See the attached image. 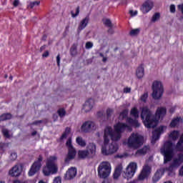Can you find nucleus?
Returning a JSON list of instances; mask_svg holds the SVG:
<instances>
[{
    "label": "nucleus",
    "mask_w": 183,
    "mask_h": 183,
    "mask_svg": "<svg viewBox=\"0 0 183 183\" xmlns=\"http://www.w3.org/2000/svg\"><path fill=\"white\" fill-rule=\"evenodd\" d=\"M165 115H167V108L166 107H158L156 112L152 114V111L145 106L142 108L141 112V119L143 121V124L146 128H155L160 119H162Z\"/></svg>",
    "instance_id": "f257e3e1"
},
{
    "label": "nucleus",
    "mask_w": 183,
    "mask_h": 183,
    "mask_svg": "<svg viewBox=\"0 0 183 183\" xmlns=\"http://www.w3.org/2000/svg\"><path fill=\"white\" fill-rule=\"evenodd\" d=\"M58 157L56 156H50L46 162V167L43 168V173L45 177H49L51 174H56L58 172V167H56V160Z\"/></svg>",
    "instance_id": "f03ea898"
},
{
    "label": "nucleus",
    "mask_w": 183,
    "mask_h": 183,
    "mask_svg": "<svg viewBox=\"0 0 183 183\" xmlns=\"http://www.w3.org/2000/svg\"><path fill=\"white\" fill-rule=\"evenodd\" d=\"M161 152L164 155V164H168L172 161L174 157V143L171 141L165 142Z\"/></svg>",
    "instance_id": "7ed1b4c3"
},
{
    "label": "nucleus",
    "mask_w": 183,
    "mask_h": 183,
    "mask_svg": "<svg viewBox=\"0 0 183 183\" xmlns=\"http://www.w3.org/2000/svg\"><path fill=\"white\" fill-rule=\"evenodd\" d=\"M97 174L101 179H107L111 175V163L102 162L97 168Z\"/></svg>",
    "instance_id": "20e7f679"
},
{
    "label": "nucleus",
    "mask_w": 183,
    "mask_h": 183,
    "mask_svg": "<svg viewBox=\"0 0 183 183\" xmlns=\"http://www.w3.org/2000/svg\"><path fill=\"white\" fill-rule=\"evenodd\" d=\"M127 145L129 148L138 149L144 145V137L137 134H132L128 139Z\"/></svg>",
    "instance_id": "39448f33"
},
{
    "label": "nucleus",
    "mask_w": 183,
    "mask_h": 183,
    "mask_svg": "<svg viewBox=\"0 0 183 183\" xmlns=\"http://www.w3.org/2000/svg\"><path fill=\"white\" fill-rule=\"evenodd\" d=\"M152 89L153 91L152 97L153 99H161L164 95V86L159 81H154L152 84Z\"/></svg>",
    "instance_id": "423d86ee"
},
{
    "label": "nucleus",
    "mask_w": 183,
    "mask_h": 183,
    "mask_svg": "<svg viewBox=\"0 0 183 183\" xmlns=\"http://www.w3.org/2000/svg\"><path fill=\"white\" fill-rule=\"evenodd\" d=\"M137 168L138 165L137 164V163L130 162L126 168V171L123 174V177L127 180L131 179L134 177V175H135Z\"/></svg>",
    "instance_id": "0eeeda50"
},
{
    "label": "nucleus",
    "mask_w": 183,
    "mask_h": 183,
    "mask_svg": "<svg viewBox=\"0 0 183 183\" xmlns=\"http://www.w3.org/2000/svg\"><path fill=\"white\" fill-rule=\"evenodd\" d=\"M44 159V157H42V155H39L37 160L34 162V164L31 165V167L29 172V177H33V175L36 174L39 169H41V167H42V161Z\"/></svg>",
    "instance_id": "6e6552de"
},
{
    "label": "nucleus",
    "mask_w": 183,
    "mask_h": 183,
    "mask_svg": "<svg viewBox=\"0 0 183 183\" xmlns=\"http://www.w3.org/2000/svg\"><path fill=\"white\" fill-rule=\"evenodd\" d=\"M118 149L119 147L117 143H112L106 147H102V154L106 157L108 155H112V154H115V152L118 151Z\"/></svg>",
    "instance_id": "1a4fd4ad"
},
{
    "label": "nucleus",
    "mask_w": 183,
    "mask_h": 183,
    "mask_svg": "<svg viewBox=\"0 0 183 183\" xmlns=\"http://www.w3.org/2000/svg\"><path fill=\"white\" fill-rule=\"evenodd\" d=\"M94 129H97V126L95 125V122L92 121H86L84 122L81 127V132H84L85 134H88V132L94 131Z\"/></svg>",
    "instance_id": "9d476101"
},
{
    "label": "nucleus",
    "mask_w": 183,
    "mask_h": 183,
    "mask_svg": "<svg viewBox=\"0 0 183 183\" xmlns=\"http://www.w3.org/2000/svg\"><path fill=\"white\" fill-rule=\"evenodd\" d=\"M149 174H151V167L149 165H145L139 174L138 179H139V181H144L145 178L149 177Z\"/></svg>",
    "instance_id": "9b49d317"
},
{
    "label": "nucleus",
    "mask_w": 183,
    "mask_h": 183,
    "mask_svg": "<svg viewBox=\"0 0 183 183\" xmlns=\"http://www.w3.org/2000/svg\"><path fill=\"white\" fill-rule=\"evenodd\" d=\"M77 170L76 167H71L68 169L64 174V179L66 181H71V179H74L75 177H76Z\"/></svg>",
    "instance_id": "f8f14e48"
},
{
    "label": "nucleus",
    "mask_w": 183,
    "mask_h": 183,
    "mask_svg": "<svg viewBox=\"0 0 183 183\" xmlns=\"http://www.w3.org/2000/svg\"><path fill=\"white\" fill-rule=\"evenodd\" d=\"M106 132L108 133V135H109L112 141H119V139H121V135L119 133L114 132L112 127H106Z\"/></svg>",
    "instance_id": "ddd939ff"
},
{
    "label": "nucleus",
    "mask_w": 183,
    "mask_h": 183,
    "mask_svg": "<svg viewBox=\"0 0 183 183\" xmlns=\"http://www.w3.org/2000/svg\"><path fill=\"white\" fill-rule=\"evenodd\" d=\"M127 128H129V126L122 122H118L114 126V132H116L117 134H119L120 135L122 134V132H125Z\"/></svg>",
    "instance_id": "4468645a"
},
{
    "label": "nucleus",
    "mask_w": 183,
    "mask_h": 183,
    "mask_svg": "<svg viewBox=\"0 0 183 183\" xmlns=\"http://www.w3.org/2000/svg\"><path fill=\"white\" fill-rule=\"evenodd\" d=\"M154 6V3L152 1L147 0L141 6L140 11L142 14H148Z\"/></svg>",
    "instance_id": "2eb2a0df"
},
{
    "label": "nucleus",
    "mask_w": 183,
    "mask_h": 183,
    "mask_svg": "<svg viewBox=\"0 0 183 183\" xmlns=\"http://www.w3.org/2000/svg\"><path fill=\"white\" fill-rule=\"evenodd\" d=\"M88 24H89V16H86L81 21H80L78 28L77 32L80 34L84 29H85L88 26Z\"/></svg>",
    "instance_id": "dca6fc26"
},
{
    "label": "nucleus",
    "mask_w": 183,
    "mask_h": 183,
    "mask_svg": "<svg viewBox=\"0 0 183 183\" xmlns=\"http://www.w3.org/2000/svg\"><path fill=\"white\" fill-rule=\"evenodd\" d=\"M165 128V126H160L159 127L154 129V132H152V140L153 141H158L161 137V134H164V129Z\"/></svg>",
    "instance_id": "f3484780"
},
{
    "label": "nucleus",
    "mask_w": 183,
    "mask_h": 183,
    "mask_svg": "<svg viewBox=\"0 0 183 183\" xmlns=\"http://www.w3.org/2000/svg\"><path fill=\"white\" fill-rule=\"evenodd\" d=\"M164 174H165V169L161 168L157 169L152 177V182L157 183L158 181L162 178V175H164Z\"/></svg>",
    "instance_id": "a211bd4d"
},
{
    "label": "nucleus",
    "mask_w": 183,
    "mask_h": 183,
    "mask_svg": "<svg viewBox=\"0 0 183 183\" xmlns=\"http://www.w3.org/2000/svg\"><path fill=\"white\" fill-rule=\"evenodd\" d=\"M75 157H76V150L75 149V148L68 149V154L64 159V162L66 164H68L69 161L75 159Z\"/></svg>",
    "instance_id": "6ab92c4d"
},
{
    "label": "nucleus",
    "mask_w": 183,
    "mask_h": 183,
    "mask_svg": "<svg viewBox=\"0 0 183 183\" xmlns=\"http://www.w3.org/2000/svg\"><path fill=\"white\" fill-rule=\"evenodd\" d=\"M94 104H95L94 99H89L87 101H86L83 105V109L84 110V112H89V111L94 108Z\"/></svg>",
    "instance_id": "aec40b11"
},
{
    "label": "nucleus",
    "mask_w": 183,
    "mask_h": 183,
    "mask_svg": "<svg viewBox=\"0 0 183 183\" xmlns=\"http://www.w3.org/2000/svg\"><path fill=\"white\" fill-rule=\"evenodd\" d=\"M86 151L91 158L95 157V154H97V145L94 143H89Z\"/></svg>",
    "instance_id": "412c9836"
},
{
    "label": "nucleus",
    "mask_w": 183,
    "mask_h": 183,
    "mask_svg": "<svg viewBox=\"0 0 183 183\" xmlns=\"http://www.w3.org/2000/svg\"><path fill=\"white\" fill-rule=\"evenodd\" d=\"M21 172L22 170L21 169V167H19V165H15L9 170V174L11 177H19Z\"/></svg>",
    "instance_id": "4be33fe9"
},
{
    "label": "nucleus",
    "mask_w": 183,
    "mask_h": 183,
    "mask_svg": "<svg viewBox=\"0 0 183 183\" xmlns=\"http://www.w3.org/2000/svg\"><path fill=\"white\" fill-rule=\"evenodd\" d=\"M136 75L139 79L144 78V64H140L136 71Z\"/></svg>",
    "instance_id": "5701e85b"
},
{
    "label": "nucleus",
    "mask_w": 183,
    "mask_h": 183,
    "mask_svg": "<svg viewBox=\"0 0 183 183\" xmlns=\"http://www.w3.org/2000/svg\"><path fill=\"white\" fill-rule=\"evenodd\" d=\"M127 122L131 125V127H133V128H139V127H141V124L139 122H138V120L134 119L131 117L127 118Z\"/></svg>",
    "instance_id": "b1692460"
},
{
    "label": "nucleus",
    "mask_w": 183,
    "mask_h": 183,
    "mask_svg": "<svg viewBox=\"0 0 183 183\" xmlns=\"http://www.w3.org/2000/svg\"><path fill=\"white\" fill-rule=\"evenodd\" d=\"M79 158L81 159H85V158H91L88 152L86 150H79L78 152Z\"/></svg>",
    "instance_id": "393cba45"
},
{
    "label": "nucleus",
    "mask_w": 183,
    "mask_h": 183,
    "mask_svg": "<svg viewBox=\"0 0 183 183\" xmlns=\"http://www.w3.org/2000/svg\"><path fill=\"white\" fill-rule=\"evenodd\" d=\"M122 171V167H116L114 170V173L113 174V178L114 179H118L119 177H121V172Z\"/></svg>",
    "instance_id": "a878e982"
},
{
    "label": "nucleus",
    "mask_w": 183,
    "mask_h": 183,
    "mask_svg": "<svg viewBox=\"0 0 183 183\" xmlns=\"http://www.w3.org/2000/svg\"><path fill=\"white\" fill-rule=\"evenodd\" d=\"M149 151V147L144 146L143 148L138 149L136 152L137 155H145Z\"/></svg>",
    "instance_id": "bb28decb"
},
{
    "label": "nucleus",
    "mask_w": 183,
    "mask_h": 183,
    "mask_svg": "<svg viewBox=\"0 0 183 183\" xmlns=\"http://www.w3.org/2000/svg\"><path fill=\"white\" fill-rule=\"evenodd\" d=\"M169 137L171 138V139H172V141H177V139L179 138V132L174 130L170 133Z\"/></svg>",
    "instance_id": "cd10ccee"
},
{
    "label": "nucleus",
    "mask_w": 183,
    "mask_h": 183,
    "mask_svg": "<svg viewBox=\"0 0 183 183\" xmlns=\"http://www.w3.org/2000/svg\"><path fill=\"white\" fill-rule=\"evenodd\" d=\"M12 119V114L11 113H4L0 116V122L8 121V119Z\"/></svg>",
    "instance_id": "c85d7f7f"
},
{
    "label": "nucleus",
    "mask_w": 183,
    "mask_h": 183,
    "mask_svg": "<svg viewBox=\"0 0 183 183\" xmlns=\"http://www.w3.org/2000/svg\"><path fill=\"white\" fill-rule=\"evenodd\" d=\"M69 134H71V128L66 127L65 131L63 132L61 136L60 137V141H62L68 137Z\"/></svg>",
    "instance_id": "c756f323"
},
{
    "label": "nucleus",
    "mask_w": 183,
    "mask_h": 183,
    "mask_svg": "<svg viewBox=\"0 0 183 183\" xmlns=\"http://www.w3.org/2000/svg\"><path fill=\"white\" fill-rule=\"evenodd\" d=\"M130 115L134 118H139V111L137 107H133L130 111Z\"/></svg>",
    "instance_id": "7c9ffc66"
},
{
    "label": "nucleus",
    "mask_w": 183,
    "mask_h": 183,
    "mask_svg": "<svg viewBox=\"0 0 183 183\" xmlns=\"http://www.w3.org/2000/svg\"><path fill=\"white\" fill-rule=\"evenodd\" d=\"M76 144H78V145H79L80 147H86V142H85V140H84V139H82V137H77L76 139Z\"/></svg>",
    "instance_id": "2f4dec72"
},
{
    "label": "nucleus",
    "mask_w": 183,
    "mask_h": 183,
    "mask_svg": "<svg viewBox=\"0 0 183 183\" xmlns=\"http://www.w3.org/2000/svg\"><path fill=\"white\" fill-rule=\"evenodd\" d=\"M109 135L108 132H107V129H104V146L103 147H108V144H109Z\"/></svg>",
    "instance_id": "473e14b6"
},
{
    "label": "nucleus",
    "mask_w": 183,
    "mask_h": 183,
    "mask_svg": "<svg viewBox=\"0 0 183 183\" xmlns=\"http://www.w3.org/2000/svg\"><path fill=\"white\" fill-rule=\"evenodd\" d=\"M180 119H181L180 117H177V118L173 119L169 124L170 128H175V127H177V125H178V124H179Z\"/></svg>",
    "instance_id": "72a5a7b5"
},
{
    "label": "nucleus",
    "mask_w": 183,
    "mask_h": 183,
    "mask_svg": "<svg viewBox=\"0 0 183 183\" xmlns=\"http://www.w3.org/2000/svg\"><path fill=\"white\" fill-rule=\"evenodd\" d=\"M128 117V109H124L120 114H119V119H125Z\"/></svg>",
    "instance_id": "f704fd0d"
},
{
    "label": "nucleus",
    "mask_w": 183,
    "mask_h": 183,
    "mask_svg": "<svg viewBox=\"0 0 183 183\" xmlns=\"http://www.w3.org/2000/svg\"><path fill=\"white\" fill-rule=\"evenodd\" d=\"M57 114L60 118H64L66 115V111L64 108H60L57 110Z\"/></svg>",
    "instance_id": "c9c22d12"
},
{
    "label": "nucleus",
    "mask_w": 183,
    "mask_h": 183,
    "mask_svg": "<svg viewBox=\"0 0 183 183\" xmlns=\"http://www.w3.org/2000/svg\"><path fill=\"white\" fill-rule=\"evenodd\" d=\"M66 147H67L68 149H74V146L72 145V138L69 137L66 142Z\"/></svg>",
    "instance_id": "e433bc0d"
},
{
    "label": "nucleus",
    "mask_w": 183,
    "mask_h": 183,
    "mask_svg": "<svg viewBox=\"0 0 183 183\" xmlns=\"http://www.w3.org/2000/svg\"><path fill=\"white\" fill-rule=\"evenodd\" d=\"M139 29H132L129 32V36H137V35H138V34H139Z\"/></svg>",
    "instance_id": "4c0bfd02"
},
{
    "label": "nucleus",
    "mask_w": 183,
    "mask_h": 183,
    "mask_svg": "<svg viewBox=\"0 0 183 183\" xmlns=\"http://www.w3.org/2000/svg\"><path fill=\"white\" fill-rule=\"evenodd\" d=\"M161 18V14L159 13H155L152 18V22H157L158 19Z\"/></svg>",
    "instance_id": "58836bf2"
},
{
    "label": "nucleus",
    "mask_w": 183,
    "mask_h": 183,
    "mask_svg": "<svg viewBox=\"0 0 183 183\" xmlns=\"http://www.w3.org/2000/svg\"><path fill=\"white\" fill-rule=\"evenodd\" d=\"M1 132L5 138H11V134H9V130L7 129H2Z\"/></svg>",
    "instance_id": "ea45409f"
},
{
    "label": "nucleus",
    "mask_w": 183,
    "mask_h": 183,
    "mask_svg": "<svg viewBox=\"0 0 183 183\" xmlns=\"http://www.w3.org/2000/svg\"><path fill=\"white\" fill-rule=\"evenodd\" d=\"M16 158H18V154H16V152H12L9 156L10 161H16Z\"/></svg>",
    "instance_id": "a19ab883"
},
{
    "label": "nucleus",
    "mask_w": 183,
    "mask_h": 183,
    "mask_svg": "<svg viewBox=\"0 0 183 183\" xmlns=\"http://www.w3.org/2000/svg\"><path fill=\"white\" fill-rule=\"evenodd\" d=\"M78 52L76 51V46H71L70 49V54L71 55V56H76Z\"/></svg>",
    "instance_id": "79ce46f5"
},
{
    "label": "nucleus",
    "mask_w": 183,
    "mask_h": 183,
    "mask_svg": "<svg viewBox=\"0 0 183 183\" xmlns=\"http://www.w3.org/2000/svg\"><path fill=\"white\" fill-rule=\"evenodd\" d=\"M173 164V166L177 168L178 167H179V165H181L182 163V162H180L179 159H174L173 160V162L172 163Z\"/></svg>",
    "instance_id": "37998d69"
},
{
    "label": "nucleus",
    "mask_w": 183,
    "mask_h": 183,
    "mask_svg": "<svg viewBox=\"0 0 183 183\" xmlns=\"http://www.w3.org/2000/svg\"><path fill=\"white\" fill-rule=\"evenodd\" d=\"M104 24L105 25V26H108V28H112V22L109 19H107L104 21Z\"/></svg>",
    "instance_id": "c03bdc74"
},
{
    "label": "nucleus",
    "mask_w": 183,
    "mask_h": 183,
    "mask_svg": "<svg viewBox=\"0 0 183 183\" xmlns=\"http://www.w3.org/2000/svg\"><path fill=\"white\" fill-rule=\"evenodd\" d=\"M148 99V93H144V94H142L140 97V100L142 101V102H147V100Z\"/></svg>",
    "instance_id": "a18cd8bd"
},
{
    "label": "nucleus",
    "mask_w": 183,
    "mask_h": 183,
    "mask_svg": "<svg viewBox=\"0 0 183 183\" xmlns=\"http://www.w3.org/2000/svg\"><path fill=\"white\" fill-rule=\"evenodd\" d=\"M112 114H114V109H107V119H109V118H111V116L112 115Z\"/></svg>",
    "instance_id": "49530a36"
},
{
    "label": "nucleus",
    "mask_w": 183,
    "mask_h": 183,
    "mask_svg": "<svg viewBox=\"0 0 183 183\" xmlns=\"http://www.w3.org/2000/svg\"><path fill=\"white\" fill-rule=\"evenodd\" d=\"M72 18H76L78 15H79V6H77L76 9V13L74 14V11H71Z\"/></svg>",
    "instance_id": "de8ad7c7"
},
{
    "label": "nucleus",
    "mask_w": 183,
    "mask_h": 183,
    "mask_svg": "<svg viewBox=\"0 0 183 183\" xmlns=\"http://www.w3.org/2000/svg\"><path fill=\"white\" fill-rule=\"evenodd\" d=\"M39 4H41L40 1L31 2L29 4V8H31V9H32L34 8V6H38V5H39Z\"/></svg>",
    "instance_id": "09e8293b"
},
{
    "label": "nucleus",
    "mask_w": 183,
    "mask_h": 183,
    "mask_svg": "<svg viewBox=\"0 0 183 183\" xmlns=\"http://www.w3.org/2000/svg\"><path fill=\"white\" fill-rule=\"evenodd\" d=\"M92 46H94V43H92L91 41H87L86 43V45H85L86 49H91V48H92Z\"/></svg>",
    "instance_id": "8fccbe9b"
},
{
    "label": "nucleus",
    "mask_w": 183,
    "mask_h": 183,
    "mask_svg": "<svg viewBox=\"0 0 183 183\" xmlns=\"http://www.w3.org/2000/svg\"><path fill=\"white\" fill-rule=\"evenodd\" d=\"M5 144L0 143V154H4L5 152Z\"/></svg>",
    "instance_id": "3c124183"
},
{
    "label": "nucleus",
    "mask_w": 183,
    "mask_h": 183,
    "mask_svg": "<svg viewBox=\"0 0 183 183\" xmlns=\"http://www.w3.org/2000/svg\"><path fill=\"white\" fill-rule=\"evenodd\" d=\"M174 168H175V167H174V165L172 164H171L169 165V167L166 168V171H169V172H172V171H174Z\"/></svg>",
    "instance_id": "603ef678"
},
{
    "label": "nucleus",
    "mask_w": 183,
    "mask_h": 183,
    "mask_svg": "<svg viewBox=\"0 0 183 183\" xmlns=\"http://www.w3.org/2000/svg\"><path fill=\"white\" fill-rule=\"evenodd\" d=\"M57 66H61V55L58 54L56 56Z\"/></svg>",
    "instance_id": "864d4df0"
},
{
    "label": "nucleus",
    "mask_w": 183,
    "mask_h": 183,
    "mask_svg": "<svg viewBox=\"0 0 183 183\" xmlns=\"http://www.w3.org/2000/svg\"><path fill=\"white\" fill-rule=\"evenodd\" d=\"M170 12L172 14H175V5L174 4L170 5Z\"/></svg>",
    "instance_id": "5fc2aeb1"
},
{
    "label": "nucleus",
    "mask_w": 183,
    "mask_h": 183,
    "mask_svg": "<svg viewBox=\"0 0 183 183\" xmlns=\"http://www.w3.org/2000/svg\"><path fill=\"white\" fill-rule=\"evenodd\" d=\"M42 122H44V121H42V120H36V121H34L32 123V125H39V124H42Z\"/></svg>",
    "instance_id": "6e6d98bb"
},
{
    "label": "nucleus",
    "mask_w": 183,
    "mask_h": 183,
    "mask_svg": "<svg viewBox=\"0 0 183 183\" xmlns=\"http://www.w3.org/2000/svg\"><path fill=\"white\" fill-rule=\"evenodd\" d=\"M177 9L179 11H180V12H182V15H183V4H179L177 6Z\"/></svg>",
    "instance_id": "4d7b16f0"
},
{
    "label": "nucleus",
    "mask_w": 183,
    "mask_h": 183,
    "mask_svg": "<svg viewBox=\"0 0 183 183\" xmlns=\"http://www.w3.org/2000/svg\"><path fill=\"white\" fill-rule=\"evenodd\" d=\"M129 14L132 16H135L136 15H138V11H134L132 10H130Z\"/></svg>",
    "instance_id": "13d9d810"
},
{
    "label": "nucleus",
    "mask_w": 183,
    "mask_h": 183,
    "mask_svg": "<svg viewBox=\"0 0 183 183\" xmlns=\"http://www.w3.org/2000/svg\"><path fill=\"white\" fill-rule=\"evenodd\" d=\"M129 92H131V88L129 87H125L124 89V94H129Z\"/></svg>",
    "instance_id": "bf43d9fd"
},
{
    "label": "nucleus",
    "mask_w": 183,
    "mask_h": 183,
    "mask_svg": "<svg viewBox=\"0 0 183 183\" xmlns=\"http://www.w3.org/2000/svg\"><path fill=\"white\" fill-rule=\"evenodd\" d=\"M43 58H48L49 56V51H46L43 54H42Z\"/></svg>",
    "instance_id": "052dcab7"
},
{
    "label": "nucleus",
    "mask_w": 183,
    "mask_h": 183,
    "mask_svg": "<svg viewBox=\"0 0 183 183\" xmlns=\"http://www.w3.org/2000/svg\"><path fill=\"white\" fill-rule=\"evenodd\" d=\"M14 6H18L19 5V0H14L13 2Z\"/></svg>",
    "instance_id": "680f3d73"
},
{
    "label": "nucleus",
    "mask_w": 183,
    "mask_h": 183,
    "mask_svg": "<svg viewBox=\"0 0 183 183\" xmlns=\"http://www.w3.org/2000/svg\"><path fill=\"white\" fill-rule=\"evenodd\" d=\"M97 117H98L99 118H102V117H104V112H97Z\"/></svg>",
    "instance_id": "e2e57ef3"
},
{
    "label": "nucleus",
    "mask_w": 183,
    "mask_h": 183,
    "mask_svg": "<svg viewBox=\"0 0 183 183\" xmlns=\"http://www.w3.org/2000/svg\"><path fill=\"white\" fill-rule=\"evenodd\" d=\"M52 118H53L54 121H58V114H53Z\"/></svg>",
    "instance_id": "0e129e2a"
},
{
    "label": "nucleus",
    "mask_w": 183,
    "mask_h": 183,
    "mask_svg": "<svg viewBox=\"0 0 183 183\" xmlns=\"http://www.w3.org/2000/svg\"><path fill=\"white\" fill-rule=\"evenodd\" d=\"M169 114H174L175 112V108L172 107L169 110Z\"/></svg>",
    "instance_id": "69168bd1"
},
{
    "label": "nucleus",
    "mask_w": 183,
    "mask_h": 183,
    "mask_svg": "<svg viewBox=\"0 0 183 183\" xmlns=\"http://www.w3.org/2000/svg\"><path fill=\"white\" fill-rule=\"evenodd\" d=\"M108 33L109 34H111L112 35V34H114V29H112V27H110L109 29H108Z\"/></svg>",
    "instance_id": "338daca9"
},
{
    "label": "nucleus",
    "mask_w": 183,
    "mask_h": 183,
    "mask_svg": "<svg viewBox=\"0 0 183 183\" xmlns=\"http://www.w3.org/2000/svg\"><path fill=\"white\" fill-rule=\"evenodd\" d=\"M45 48H46V46H45V45L41 46L40 47V52H42V51H44V50L45 49Z\"/></svg>",
    "instance_id": "774afa93"
}]
</instances>
